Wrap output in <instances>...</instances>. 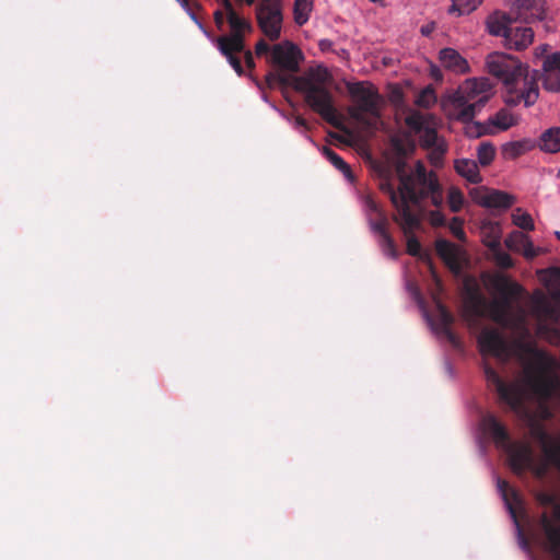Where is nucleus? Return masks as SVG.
Listing matches in <instances>:
<instances>
[{
	"label": "nucleus",
	"mask_w": 560,
	"mask_h": 560,
	"mask_svg": "<svg viewBox=\"0 0 560 560\" xmlns=\"http://www.w3.org/2000/svg\"><path fill=\"white\" fill-rule=\"evenodd\" d=\"M489 190L485 188H474L469 191V195L474 202L483 207L485 200L488 198Z\"/></svg>",
	"instance_id": "obj_51"
},
{
	"label": "nucleus",
	"mask_w": 560,
	"mask_h": 560,
	"mask_svg": "<svg viewBox=\"0 0 560 560\" xmlns=\"http://www.w3.org/2000/svg\"><path fill=\"white\" fill-rule=\"evenodd\" d=\"M382 246L386 255L390 256L392 258L397 257L396 246L389 234L382 238Z\"/></svg>",
	"instance_id": "obj_49"
},
{
	"label": "nucleus",
	"mask_w": 560,
	"mask_h": 560,
	"mask_svg": "<svg viewBox=\"0 0 560 560\" xmlns=\"http://www.w3.org/2000/svg\"><path fill=\"white\" fill-rule=\"evenodd\" d=\"M510 465L516 474L534 466V453L528 444L514 445L510 451Z\"/></svg>",
	"instance_id": "obj_19"
},
{
	"label": "nucleus",
	"mask_w": 560,
	"mask_h": 560,
	"mask_svg": "<svg viewBox=\"0 0 560 560\" xmlns=\"http://www.w3.org/2000/svg\"><path fill=\"white\" fill-rule=\"evenodd\" d=\"M407 253L413 257L429 260V255L422 253L421 244L415 235H409L407 240Z\"/></svg>",
	"instance_id": "obj_43"
},
{
	"label": "nucleus",
	"mask_w": 560,
	"mask_h": 560,
	"mask_svg": "<svg viewBox=\"0 0 560 560\" xmlns=\"http://www.w3.org/2000/svg\"><path fill=\"white\" fill-rule=\"evenodd\" d=\"M511 13L514 16V20H520L525 23L542 20L545 13V1L514 0Z\"/></svg>",
	"instance_id": "obj_13"
},
{
	"label": "nucleus",
	"mask_w": 560,
	"mask_h": 560,
	"mask_svg": "<svg viewBox=\"0 0 560 560\" xmlns=\"http://www.w3.org/2000/svg\"><path fill=\"white\" fill-rule=\"evenodd\" d=\"M256 19L259 28L270 40H277L280 37L283 19L282 4H257Z\"/></svg>",
	"instance_id": "obj_10"
},
{
	"label": "nucleus",
	"mask_w": 560,
	"mask_h": 560,
	"mask_svg": "<svg viewBox=\"0 0 560 560\" xmlns=\"http://www.w3.org/2000/svg\"><path fill=\"white\" fill-rule=\"evenodd\" d=\"M486 67L491 75L501 80L508 88L505 97L508 105L515 106L524 102L528 107L536 103L539 96L536 71L530 74L527 66L504 52L488 55Z\"/></svg>",
	"instance_id": "obj_2"
},
{
	"label": "nucleus",
	"mask_w": 560,
	"mask_h": 560,
	"mask_svg": "<svg viewBox=\"0 0 560 560\" xmlns=\"http://www.w3.org/2000/svg\"><path fill=\"white\" fill-rule=\"evenodd\" d=\"M553 516L542 513L539 523L546 537V550L553 560H560V505L555 508Z\"/></svg>",
	"instance_id": "obj_11"
},
{
	"label": "nucleus",
	"mask_w": 560,
	"mask_h": 560,
	"mask_svg": "<svg viewBox=\"0 0 560 560\" xmlns=\"http://www.w3.org/2000/svg\"><path fill=\"white\" fill-rule=\"evenodd\" d=\"M481 425L483 431L491 435L497 444L505 445L509 443L510 436L505 427L493 415L485 416Z\"/></svg>",
	"instance_id": "obj_25"
},
{
	"label": "nucleus",
	"mask_w": 560,
	"mask_h": 560,
	"mask_svg": "<svg viewBox=\"0 0 560 560\" xmlns=\"http://www.w3.org/2000/svg\"><path fill=\"white\" fill-rule=\"evenodd\" d=\"M544 70L560 72V51L548 56L542 63Z\"/></svg>",
	"instance_id": "obj_47"
},
{
	"label": "nucleus",
	"mask_w": 560,
	"mask_h": 560,
	"mask_svg": "<svg viewBox=\"0 0 560 560\" xmlns=\"http://www.w3.org/2000/svg\"><path fill=\"white\" fill-rule=\"evenodd\" d=\"M504 244L510 250L521 253L526 259H534L540 254V248H536L529 236L521 231L511 232Z\"/></svg>",
	"instance_id": "obj_17"
},
{
	"label": "nucleus",
	"mask_w": 560,
	"mask_h": 560,
	"mask_svg": "<svg viewBox=\"0 0 560 560\" xmlns=\"http://www.w3.org/2000/svg\"><path fill=\"white\" fill-rule=\"evenodd\" d=\"M331 74L324 67H318L312 78L294 77L293 88L304 94L305 103L328 124L339 127L337 109L331 92L325 86Z\"/></svg>",
	"instance_id": "obj_4"
},
{
	"label": "nucleus",
	"mask_w": 560,
	"mask_h": 560,
	"mask_svg": "<svg viewBox=\"0 0 560 560\" xmlns=\"http://www.w3.org/2000/svg\"><path fill=\"white\" fill-rule=\"evenodd\" d=\"M435 249L439 256L446 262L455 260L454 245L446 240H438L435 242Z\"/></svg>",
	"instance_id": "obj_39"
},
{
	"label": "nucleus",
	"mask_w": 560,
	"mask_h": 560,
	"mask_svg": "<svg viewBox=\"0 0 560 560\" xmlns=\"http://www.w3.org/2000/svg\"><path fill=\"white\" fill-rule=\"evenodd\" d=\"M464 195L458 187L452 186L447 192V202L452 212H459L464 206Z\"/></svg>",
	"instance_id": "obj_37"
},
{
	"label": "nucleus",
	"mask_w": 560,
	"mask_h": 560,
	"mask_svg": "<svg viewBox=\"0 0 560 560\" xmlns=\"http://www.w3.org/2000/svg\"><path fill=\"white\" fill-rule=\"evenodd\" d=\"M532 314L537 318V332L550 343L560 342V329L548 324L560 320V290L546 295L542 291L536 290L530 299Z\"/></svg>",
	"instance_id": "obj_7"
},
{
	"label": "nucleus",
	"mask_w": 560,
	"mask_h": 560,
	"mask_svg": "<svg viewBox=\"0 0 560 560\" xmlns=\"http://www.w3.org/2000/svg\"><path fill=\"white\" fill-rule=\"evenodd\" d=\"M366 206L369 208V210L373 213H375L376 215H378L380 213H383L378 207V205L371 198L366 199Z\"/></svg>",
	"instance_id": "obj_57"
},
{
	"label": "nucleus",
	"mask_w": 560,
	"mask_h": 560,
	"mask_svg": "<svg viewBox=\"0 0 560 560\" xmlns=\"http://www.w3.org/2000/svg\"><path fill=\"white\" fill-rule=\"evenodd\" d=\"M487 382L492 385L499 398L511 407L520 404V394L515 385L504 382L499 373L488 363L483 364Z\"/></svg>",
	"instance_id": "obj_12"
},
{
	"label": "nucleus",
	"mask_w": 560,
	"mask_h": 560,
	"mask_svg": "<svg viewBox=\"0 0 560 560\" xmlns=\"http://www.w3.org/2000/svg\"><path fill=\"white\" fill-rule=\"evenodd\" d=\"M318 46L322 51H328L332 47V42L329 39H320Z\"/></svg>",
	"instance_id": "obj_58"
},
{
	"label": "nucleus",
	"mask_w": 560,
	"mask_h": 560,
	"mask_svg": "<svg viewBox=\"0 0 560 560\" xmlns=\"http://www.w3.org/2000/svg\"><path fill=\"white\" fill-rule=\"evenodd\" d=\"M269 50H270V47H269V45H268L264 39H260V40L256 44L255 51H256V55H257V56L265 55V54H267Z\"/></svg>",
	"instance_id": "obj_53"
},
{
	"label": "nucleus",
	"mask_w": 560,
	"mask_h": 560,
	"mask_svg": "<svg viewBox=\"0 0 560 560\" xmlns=\"http://www.w3.org/2000/svg\"><path fill=\"white\" fill-rule=\"evenodd\" d=\"M439 312H440V322L443 327V330L451 328L454 323L453 315L443 305H439Z\"/></svg>",
	"instance_id": "obj_48"
},
{
	"label": "nucleus",
	"mask_w": 560,
	"mask_h": 560,
	"mask_svg": "<svg viewBox=\"0 0 560 560\" xmlns=\"http://www.w3.org/2000/svg\"><path fill=\"white\" fill-rule=\"evenodd\" d=\"M515 201L514 196L501 191V190H489L488 198L483 202L485 208L493 209H509Z\"/></svg>",
	"instance_id": "obj_30"
},
{
	"label": "nucleus",
	"mask_w": 560,
	"mask_h": 560,
	"mask_svg": "<svg viewBox=\"0 0 560 560\" xmlns=\"http://www.w3.org/2000/svg\"><path fill=\"white\" fill-rule=\"evenodd\" d=\"M347 90L357 105V110L378 119L382 96L373 84L369 82L347 83Z\"/></svg>",
	"instance_id": "obj_9"
},
{
	"label": "nucleus",
	"mask_w": 560,
	"mask_h": 560,
	"mask_svg": "<svg viewBox=\"0 0 560 560\" xmlns=\"http://www.w3.org/2000/svg\"><path fill=\"white\" fill-rule=\"evenodd\" d=\"M295 124L298 126H301V127H304V128H307V121L305 118H303L302 116H296L295 117Z\"/></svg>",
	"instance_id": "obj_62"
},
{
	"label": "nucleus",
	"mask_w": 560,
	"mask_h": 560,
	"mask_svg": "<svg viewBox=\"0 0 560 560\" xmlns=\"http://www.w3.org/2000/svg\"><path fill=\"white\" fill-rule=\"evenodd\" d=\"M492 225H499V223H488L486 226H485V238H483V244L486 245V241H493V232H492V229L491 226Z\"/></svg>",
	"instance_id": "obj_55"
},
{
	"label": "nucleus",
	"mask_w": 560,
	"mask_h": 560,
	"mask_svg": "<svg viewBox=\"0 0 560 560\" xmlns=\"http://www.w3.org/2000/svg\"><path fill=\"white\" fill-rule=\"evenodd\" d=\"M516 124L513 115L506 109H500L497 114L489 117L487 124H476V137L483 135H493L494 129L508 130Z\"/></svg>",
	"instance_id": "obj_16"
},
{
	"label": "nucleus",
	"mask_w": 560,
	"mask_h": 560,
	"mask_svg": "<svg viewBox=\"0 0 560 560\" xmlns=\"http://www.w3.org/2000/svg\"><path fill=\"white\" fill-rule=\"evenodd\" d=\"M498 489L511 516L516 521L517 510L523 508V500L521 494L515 488L511 487L509 482L503 479H498Z\"/></svg>",
	"instance_id": "obj_24"
},
{
	"label": "nucleus",
	"mask_w": 560,
	"mask_h": 560,
	"mask_svg": "<svg viewBox=\"0 0 560 560\" xmlns=\"http://www.w3.org/2000/svg\"><path fill=\"white\" fill-rule=\"evenodd\" d=\"M548 465L549 463L547 459L545 464L539 465L534 462V466L529 467L528 469L532 470L537 477L542 478L548 472ZM550 466L552 465L550 464Z\"/></svg>",
	"instance_id": "obj_52"
},
{
	"label": "nucleus",
	"mask_w": 560,
	"mask_h": 560,
	"mask_svg": "<svg viewBox=\"0 0 560 560\" xmlns=\"http://www.w3.org/2000/svg\"><path fill=\"white\" fill-rule=\"evenodd\" d=\"M491 84L488 79L466 80L451 96V115L462 121L469 122L474 119L490 97Z\"/></svg>",
	"instance_id": "obj_6"
},
{
	"label": "nucleus",
	"mask_w": 560,
	"mask_h": 560,
	"mask_svg": "<svg viewBox=\"0 0 560 560\" xmlns=\"http://www.w3.org/2000/svg\"><path fill=\"white\" fill-rule=\"evenodd\" d=\"M495 158V148L489 141H482L477 148L478 164L486 167L489 166Z\"/></svg>",
	"instance_id": "obj_34"
},
{
	"label": "nucleus",
	"mask_w": 560,
	"mask_h": 560,
	"mask_svg": "<svg viewBox=\"0 0 560 560\" xmlns=\"http://www.w3.org/2000/svg\"><path fill=\"white\" fill-rule=\"evenodd\" d=\"M323 154L326 159L337 168L348 179L352 178V171L348 163L338 155L334 150L328 147L323 148Z\"/></svg>",
	"instance_id": "obj_33"
},
{
	"label": "nucleus",
	"mask_w": 560,
	"mask_h": 560,
	"mask_svg": "<svg viewBox=\"0 0 560 560\" xmlns=\"http://www.w3.org/2000/svg\"><path fill=\"white\" fill-rule=\"evenodd\" d=\"M550 273L555 281H560V270L557 268L550 269Z\"/></svg>",
	"instance_id": "obj_63"
},
{
	"label": "nucleus",
	"mask_w": 560,
	"mask_h": 560,
	"mask_svg": "<svg viewBox=\"0 0 560 560\" xmlns=\"http://www.w3.org/2000/svg\"><path fill=\"white\" fill-rule=\"evenodd\" d=\"M463 223L464 222L460 218L454 217L448 225L452 234L459 241H464L466 237L465 231L463 229Z\"/></svg>",
	"instance_id": "obj_46"
},
{
	"label": "nucleus",
	"mask_w": 560,
	"mask_h": 560,
	"mask_svg": "<svg viewBox=\"0 0 560 560\" xmlns=\"http://www.w3.org/2000/svg\"><path fill=\"white\" fill-rule=\"evenodd\" d=\"M422 194H423V200L427 198H430L431 203L434 207L440 208L443 205V200H444L443 190H442V186L440 183H439L438 189H432V190L422 189Z\"/></svg>",
	"instance_id": "obj_44"
},
{
	"label": "nucleus",
	"mask_w": 560,
	"mask_h": 560,
	"mask_svg": "<svg viewBox=\"0 0 560 560\" xmlns=\"http://www.w3.org/2000/svg\"><path fill=\"white\" fill-rule=\"evenodd\" d=\"M429 221L432 226L442 228L446 224V219L440 210H432L429 212Z\"/></svg>",
	"instance_id": "obj_50"
},
{
	"label": "nucleus",
	"mask_w": 560,
	"mask_h": 560,
	"mask_svg": "<svg viewBox=\"0 0 560 560\" xmlns=\"http://www.w3.org/2000/svg\"><path fill=\"white\" fill-rule=\"evenodd\" d=\"M404 167V163L397 166L399 175L398 191H396L388 182L383 184L382 188L386 189L389 194L390 201L398 211L396 221L401 225L404 232L409 234L420 226V218L411 209V205L419 206L423 200V194L422 189H416L413 175L406 174Z\"/></svg>",
	"instance_id": "obj_5"
},
{
	"label": "nucleus",
	"mask_w": 560,
	"mask_h": 560,
	"mask_svg": "<svg viewBox=\"0 0 560 560\" xmlns=\"http://www.w3.org/2000/svg\"><path fill=\"white\" fill-rule=\"evenodd\" d=\"M444 334L446 335V337L448 338V340L453 343V345H456L457 343V338L456 336L454 335V332L452 331L451 328H447L445 330H443Z\"/></svg>",
	"instance_id": "obj_61"
},
{
	"label": "nucleus",
	"mask_w": 560,
	"mask_h": 560,
	"mask_svg": "<svg viewBox=\"0 0 560 560\" xmlns=\"http://www.w3.org/2000/svg\"><path fill=\"white\" fill-rule=\"evenodd\" d=\"M539 148L544 152L557 153L560 151V127L545 130L539 138Z\"/></svg>",
	"instance_id": "obj_29"
},
{
	"label": "nucleus",
	"mask_w": 560,
	"mask_h": 560,
	"mask_svg": "<svg viewBox=\"0 0 560 560\" xmlns=\"http://www.w3.org/2000/svg\"><path fill=\"white\" fill-rule=\"evenodd\" d=\"M313 9V0H294V21L298 25H304L308 19L310 13Z\"/></svg>",
	"instance_id": "obj_32"
},
{
	"label": "nucleus",
	"mask_w": 560,
	"mask_h": 560,
	"mask_svg": "<svg viewBox=\"0 0 560 560\" xmlns=\"http://www.w3.org/2000/svg\"><path fill=\"white\" fill-rule=\"evenodd\" d=\"M303 59L301 50L290 42L277 44L271 49V62L278 71L266 75V84L273 89L277 84L281 86L293 85V78L283 71L295 73L300 70V61Z\"/></svg>",
	"instance_id": "obj_8"
},
{
	"label": "nucleus",
	"mask_w": 560,
	"mask_h": 560,
	"mask_svg": "<svg viewBox=\"0 0 560 560\" xmlns=\"http://www.w3.org/2000/svg\"><path fill=\"white\" fill-rule=\"evenodd\" d=\"M225 10L228 22L231 26L232 33L230 35H222L218 38H238L242 44L245 43L244 32L250 31L252 25L248 21L241 18L233 8L231 0H215Z\"/></svg>",
	"instance_id": "obj_14"
},
{
	"label": "nucleus",
	"mask_w": 560,
	"mask_h": 560,
	"mask_svg": "<svg viewBox=\"0 0 560 560\" xmlns=\"http://www.w3.org/2000/svg\"><path fill=\"white\" fill-rule=\"evenodd\" d=\"M441 65L454 73H466L469 71V65L462 55L453 48H443L439 52Z\"/></svg>",
	"instance_id": "obj_20"
},
{
	"label": "nucleus",
	"mask_w": 560,
	"mask_h": 560,
	"mask_svg": "<svg viewBox=\"0 0 560 560\" xmlns=\"http://www.w3.org/2000/svg\"><path fill=\"white\" fill-rule=\"evenodd\" d=\"M405 124L416 133H420L425 127L424 117L418 110L410 112L405 118Z\"/></svg>",
	"instance_id": "obj_40"
},
{
	"label": "nucleus",
	"mask_w": 560,
	"mask_h": 560,
	"mask_svg": "<svg viewBox=\"0 0 560 560\" xmlns=\"http://www.w3.org/2000/svg\"><path fill=\"white\" fill-rule=\"evenodd\" d=\"M392 145L399 156H408L415 150L413 142L400 138H393Z\"/></svg>",
	"instance_id": "obj_42"
},
{
	"label": "nucleus",
	"mask_w": 560,
	"mask_h": 560,
	"mask_svg": "<svg viewBox=\"0 0 560 560\" xmlns=\"http://www.w3.org/2000/svg\"><path fill=\"white\" fill-rule=\"evenodd\" d=\"M542 86L549 92H560V72L544 70Z\"/></svg>",
	"instance_id": "obj_38"
},
{
	"label": "nucleus",
	"mask_w": 560,
	"mask_h": 560,
	"mask_svg": "<svg viewBox=\"0 0 560 560\" xmlns=\"http://www.w3.org/2000/svg\"><path fill=\"white\" fill-rule=\"evenodd\" d=\"M444 334L446 335V337L448 338V340L453 343V345H456L457 343V338L456 336L454 335V332L452 331L451 328H447L445 330H443Z\"/></svg>",
	"instance_id": "obj_60"
},
{
	"label": "nucleus",
	"mask_w": 560,
	"mask_h": 560,
	"mask_svg": "<svg viewBox=\"0 0 560 560\" xmlns=\"http://www.w3.org/2000/svg\"><path fill=\"white\" fill-rule=\"evenodd\" d=\"M534 39V32L530 27L512 26L504 42L509 49L523 50L527 48Z\"/></svg>",
	"instance_id": "obj_22"
},
{
	"label": "nucleus",
	"mask_w": 560,
	"mask_h": 560,
	"mask_svg": "<svg viewBox=\"0 0 560 560\" xmlns=\"http://www.w3.org/2000/svg\"><path fill=\"white\" fill-rule=\"evenodd\" d=\"M431 75L435 81H442L443 79L441 70L435 66L431 68Z\"/></svg>",
	"instance_id": "obj_59"
},
{
	"label": "nucleus",
	"mask_w": 560,
	"mask_h": 560,
	"mask_svg": "<svg viewBox=\"0 0 560 560\" xmlns=\"http://www.w3.org/2000/svg\"><path fill=\"white\" fill-rule=\"evenodd\" d=\"M371 228L381 238L389 234L387 230V218L384 213H380L376 220L371 221Z\"/></svg>",
	"instance_id": "obj_45"
},
{
	"label": "nucleus",
	"mask_w": 560,
	"mask_h": 560,
	"mask_svg": "<svg viewBox=\"0 0 560 560\" xmlns=\"http://www.w3.org/2000/svg\"><path fill=\"white\" fill-rule=\"evenodd\" d=\"M493 232V241H486V246L491 250L495 264L503 269L514 266L512 257L501 248V228L500 225L491 226Z\"/></svg>",
	"instance_id": "obj_21"
},
{
	"label": "nucleus",
	"mask_w": 560,
	"mask_h": 560,
	"mask_svg": "<svg viewBox=\"0 0 560 560\" xmlns=\"http://www.w3.org/2000/svg\"><path fill=\"white\" fill-rule=\"evenodd\" d=\"M535 148V143L529 139L506 142L502 145L501 152L505 160H515Z\"/></svg>",
	"instance_id": "obj_27"
},
{
	"label": "nucleus",
	"mask_w": 560,
	"mask_h": 560,
	"mask_svg": "<svg viewBox=\"0 0 560 560\" xmlns=\"http://www.w3.org/2000/svg\"><path fill=\"white\" fill-rule=\"evenodd\" d=\"M454 168L458 175L466 178L469 183L478 184L482 180L478 163L470 159H458L454 163Z\"/></svg>",
	"instance_id": "obj_26"
},
{
	"label": "nucleus",
	"mask_w": 560,
	"mask_h": 560,
	"mask_svg": "<svg viewBox=\"0 0 560 560\" xmlns=\"http://www.w3.org/2000/svg\"><path fill=\"white\" fill-rule=\"evenodd\" d=\"M415 183L417 182L418 185L421 186L420 189H438L439 187V178L438 175L431 171L428 172L424 164L421 161H418L416 163L415 167Z\"/></svg>",
	"instance_id": "obj_28"
},
{
	"label": "nucleus",
	"mask_w": 560,
	"mask_h": 560,
	"mask_svg": "<svg viewBox=\"0 0 560 560\" xmlns=\"http://www.w3.org/2000/svg\"><path fill=\"white\" fill-rule=\"evenodd\" d=\"M487 287L498 296L488 302L478 290H470L465 300L467 311L475 317L489 316L500 326L508 324L517 315L514 303L523 295V287L502 273L489 276Z\"/></svg>",
	"instance_id": "obj_3"
},
{
	"label": "nucleus",
	"mask_w": 560,
	"mask_h": 560,
	"mask_svg": "<svg viewBox=\"0 0 560 560\" xmlns=\"http://www.w3.org/2000/svg\"><path fill=\"white\" fill-rule=\"evenodd\" d=\"M483 0H452L450 12H458L459 15L475 11Z\"/></svg>",
	"instance_id": "obj_35"
},
{
	"label": "nucleus",
	"mask_w": 560,
	"mask_h": 560,
	"mask_svg": "<svg viewBox=\"0 0 560 560\" xmlns=\"http://www.w3.org/2000/svg\"><path fill=\"white\" fill-rule=\"evenodd\" d=\"M421 145L425 149H435L440 154H444L445 148L439 143V136L434 128L425 126L420 132Z\"/></svg>",
	"instance_id": "obj_31"
},
{
	"label": "nucleus",
	"mask_w": 560,
	"mask_h": 560,
	"mask_svg": "<svg viewBox=\"0 0 560 560\" xmlns=\"http://www.w3.org/2000/svg\"><path fill=\"white\" fill-rule=\"evenodd\" d=\"M502 327L511 329L516 338L510 342L498 329L486 327L477 339L481 354L492 355L502 364L515 358L523 366L526 385L537 399L544 405L551 401L560 404L557 359L539 349L532 339L524 311L518 308L517 315Z\"/></svg>",
	"instance_id": "obj_1"
},
{
	"label": "nucleus",
	"mask_w": 560,
	"mask_h": 560,
	"mask_svg": "<svg viewBox=\"0 0 560 560\" xmlns=\"http://www.w3.org/2000/svg\"><path fill=\"white\" fill-rule=\"evenodd\" d=\"M512 221L522 230L533 231L535 229L532 215L527 212H523L521 208L515 209L512 214Z\"/></svg>",
	"instance_id": "obj_36"
},
{
	"label": "nucleus",
	"mask_w": 560,
	"mask_h": 560,
	"mask_svg": "<svg viewBox=\"0 0 560 560\" xmlns=\"http://www.w3.org/2000/svg\"><path fill=\"white\" fill-rule=\"evenodd\" d=\"M534 436L540 442L545 459L560 470V439L550 436L542 428L534 430Z\"/></svg>",
	"instance_id": "obj_18"
},
{
	"label": "nucleus",
	"mask_w": 560,
	"mask_h": 560,
	"mask_svg": "<svg viewBox=\"0 0 560 560\" xmlns=\"http://www.w3.org/2000/svg\"><path fill=\"white\" fill-rule=\"evenodd\" d=\"M436 102V95L431 86L423 89L417 96L416 104L422 108H430Z\"/></svg>",
	"instance_id": "obj_41"
},
{
	"label": "nucleus",
	"mask_w": 560,
	"mask_h": 560,
	"mask_svg": "<svg viewBox=\"0 0 560 560\" xmlns=\"http://www.w3.org/2000/svg\"><path fill=\"white\" fill-rule=\"evenodd\" d=\"M242 54H244V59H245V63H246V66H247L249 69L254 68V67H255V61H254V57H253L252 51H250V50H246V49L244 48V51H243Z\"/></svg>",
	"instance_id": "obj_56"
},
{
	"label": "nucleus",
	"mask_w": 560,
	"mask_h": 560,
	"mask_svg": "<svg viewBox=\"0 0 560 560\" xmlns=\"http://www.w3.org/2000/svg\"><path fill=\"white\" fill-rule=\"evenodd\" d=\"M514 22L516 20L511 12L509 14L497 12L488 18L487 27L491 35L502 36L505 40Z\"/></svg>",
	"instance_id": "obj_23"
},
{
	"label": "nucleus",
	"mask_w": 560,
	"mask_h": 560,
	"mask_svg": "<svg viewBox=\"0 0 560 560\" xmlns=\"http://www.w3.org/2000/svg\"><path fill=\"white\" fill-rule=\"evenodd\" d=\"M215 43L218 49L228 59L235 72L242 75L244 69L237 55L244 51V44L238 38H217Z\"/></svg>",
	"instance_id": "obj_15"
},
{
	"label": "nucleus",
	"mask_w": 560,
	"mask_h": 560,
	"mask_svg": "<svg viewBox=\"0 0 560 560\" xmlns=\"http://www.w3.org/2000/svg\"><path fill=\"white\" fill-rule=\"evenodd\" d=\"M213 20L219 30L223 27L224 24V14L221 10H217L213 13Z\"/></svg>",
	"instance_id": "obj_54"
},
{
	"label": "nucleus",
	"mask_w": 560,
	"mask_h": 560,
	"mask_svg": "<svg viewBox=\"0 0 560 560\" xmlns=\"http://www.w3.org/2000/svg\"><path fill=\"white\" fill-rule=\"evenodd\" d=\"M432 28L430 26H422L421 33L425 36H428L431 33Z\"/></svg>",
	"instance_id": "obj_64"
}]
</instances>
